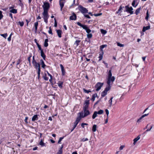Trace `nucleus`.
Returning <instances> with one entry per match:
<instances>
[{
	"instance_id": "nucleus-26",
	"label": "nucleus",
	"mask_w": 154,
	"mask_h": 154,
	"mask_svg": "<svg viewBox=\"0 0 154 154\" xmlns=\"http://www.w3.org/2000/svg\"><path fill=\"white\" fill-rule=\"evenodd\" d=\"M107 46V45H101L100 46V49L102 52H103V49L105 47H106Z\"/></svg>"
},
{
	"instance_id": "nucleus-61",
	"label": "nucleus",
	"mask_w": 154,
	"mask_h": 154,
	"mask_svg": "<svg viewBox=\"0 0 154 154\" xmlns=\"http://www.w3.org/2000/svg\"><path fill=\"white\" fill-rule=\"evenodd\" d=\"M125 147V146H124V145H122V146H121L120 148H119V149L120 150H122V149H123V148Z\"/></svg>"
},
{
	"instance_id": "nucleus-55",
	"label": "nucleus",
	"mask_w": 154,
	"mask_h": 154,
	"mask_svg": "<svg viewBox=\"0 0 154 154\" xmlns=\"http://www.w3.org/2000/svg\"><path fill=\"white\" fill-rule=\"evenodd\" d=\"M62 150H61V149H60L57 153V154H62Z\"/></svg>"
},
{
	"instance_id": "nucleus-22",
	"label": "nucleus",
	"mask_w": 154,
	"mask_h": 154,
	"mask_svg": "<svg viewBox=\"0 0 154 154\" xmlns=\"http://www.w3.org/2000/svg\"><path fill=\"white\" fill-rule=\"evenodd\" d=\"M40 62L41 65L42 66V67L43 68H45V66H46V65L45 64L44 61L42 59H41L40 60Z\"/></svg>"
},
{
	"instance_id": "nucleus-53",
	"label": "nucleus",
	"mask_w": 154,
	"mask_h": 154,
	"mask_svg": "<svg viewBox=\"0 0 154 154\" xmlns=\"http://www.w3.org/2000/svg\"><path fill=\"white\" fill-rule=\"evenodd\" d=\"M12 35V34L11 33L10 35L9 36L8 38V41L10 42L11 40V36Z\"/></svg>"
},
{
	"instance_id": "nucleus-64",
	"label": "nucleus",
	"mask_w": 154,
	"mask_h": 154,
	"mask_svg": "<svg viewBox=\"0 0 154 154\" xmlns=\"http://www.w3.org/2000/svg\"><path fill=\"white\" fill-rule=\"evenodd\" d=\"M28 119V118L27 117H26L25 119V122L26 123H28L27 119Z\"/></svg>"
},
{
	"instance_id": "nucleus-16",
	"label": "nucleus",
	"mask_w": 154,
	"mask_h": 154,
	"mask_svg": "<svg viewBox=\"0 0 154 154\" xmlns=\"http://www.w3.org/2000/svg\"><path fill=\"white\" fill-rule=\"evenodd\" d=\"M56 31L58 36L59 38H61V33H62V31L60 29L57 30Z\"/></svg>"
},
{
	"instance_id": "nucleus-5",
	"label": "nucleus",
	"mask_w": 154,
	"mask_h": 154,
	"mask_svg": "<svg viewBox=\"0 0 154 154\" xmlns=\"http://www.w3.org/2000/svg\"><path fill=\"white\" fill-rule=\"evenodd\" d=\"M42 15L44 21L47 23H48V20L49 17L48 12L43 11L42 13Z\"/></svg>"
},
{
	"instance_id": "nucleus-36",
	"label": "nucleus",
	"mask_w": 154,
	"mask_h": 154,
	"mask_svg": "<svg viewBox=\"0 0 154 154\" xmlns=\"http://www.w3.org/2000/svg\"><path fill=\"white\" fill-rule=\"evenodd\" d=\"M83 91L85 93H86L87 94H88L89 92H91V91L90 90H87L84 88L83 89Z\"/></svg>"
},
{
	"instance_id": "nucleus-35",
	"label": "nucleus",
	"mask_w": 154,
	"mask_h": 154,
	"mask_svg": "<svg viewBox=\"0 0 154 154\" xmlns=\"http://www.w3.org/2000/svg\"><path fill=\"white\" fill-rule=\"evenodd\" d=\"M103 110L100 109L99 110L98 112H97V113L98 114L101 115L103 113Z\"/></svg>"
},
{
	"instance_id": "nucleus-23",
	"label": "nucleus",
	"mask_w": 154,
	"mask_h": 154,
	"mask_svg": "<svg viewBox=\"0 0 154 154\" xmlns=\"http://www.w3.org/2000/svg\"><path fill=\"white\" fill-rule=\"evenodd\" d=\"M97 96V94H94L92 95L91 98V100L93 102L95 100V98Z\"/></svg>"
},
{
	"instance_id": "nucleus-59",
	"label": "nucleus",
	"mask_w": 154,
	"mask_h": 154,
	"mask_svg": "<svg viewBox=\"0 0 154 154\" xmlns=\"http://www.w3.org/2000/svg\"><path fill=\"white\" fill-rule=\"evenodd\" d=\"M38 69V71H37V73L38 75H40V68H37Z\"/></svg>"
},
{
	"instance_id": "nucleus-51",
	"label": "nucleus",
	"mask_w": 154,
	"mask_h": 154,
	"mask_svg": "<svg viewBox=\"0 0 154 154\" xmlns=\"http://www.w3.org/2000/svg\"><path fill=\"white\" fill-rule=\"evenodd\" d=\"M18 23L21 26H23L24 25V23L23 22L19 21L18 22Z\"/></svg>"
},
{
	"instance_id": "nucleus-38",
	"label": "nucleus",
	"mask_w": 154,
	"mask_h": 154,
	"mask_svg": "<svg viewBox=\"0 0 154 154\" xmlns=\"http://www.w3.org/2000/svg\"><path fill=\"white\" fill-rule=\"evenodd\" d=\"M101 32L103 34H105L107 33V31L103 29H101L100 30Z\"/></svg>"
},
{
	"instance_id": "nucleus-19",
	"label": "nucleus",
	"mask_w": 154,
	"mask_h": 154,
	"mask_svg": "<svg viewBox=\"0 0 154 154\" xmlns=\"http://www.w3.org/2000/svg\"><path fill=\"white\" fill-rule=\"evenodd\" d=\"M41 57L43 58L44 60H45L46 58V56L45 54L43 51H41Z\"/></svg>"
},
{
	"instance_id": "nucleus-17",
	"label": "nucleus",
	"mask_w": 154,
	"mask_h": 154,
	"mask_svg": "<svg viewBox=\"0 0 154 154\" xmlns=\"http://www.w3.org/2000/svg\"><path fill=\"white\" fill-rule=\"evenodd\" d=\"M38 119V115H35L32 117V120L33 121H34L35 120H37Z\"/></svg>"
},
{
	"instance_id": "nucleus-13",
	"label": "nucleus",
	"mask_w": 154,
	"mask_h": 154,
	"mask_svg": "<svg viewBox=\"0 0 154 154\" xmlns=\"http://www.w3.org/2000/svg\"><path fill=\"white\" fill-rule=\"evenodd\" d=\"M76 15L73 13L72 15L70 17L69 19L71 20H75L76 19Z\"/></svg>"
},
{
	"instance_id": "nucleus-28",
	"label": "nucleus",
	"mask_w": 154,
	"mask_h": 154,
	"mask_svg": "<svg viewBox=\"0 0 154 154\" xmlns=\"http://www.w3.org/2000/svg\"><path fill=\"white\" fill-rule=\"evenodd\" d=\"M113 97H112L109 101V106L111 107L112 105V101Z\"/></svg>"
},
{
	"instance_id": "nucleus-40",
	"label": "nucleus",
	"mask_w": 154,
	"mask_h": 154,
	"mask_svg": "<svg viewBox=\"0 0 154 154\" xmlns=\"http://www.w3.org/2000/svg\"><path fill=\"white\" fill-rule=\"evenodd\" d=\"M0 35L1 36H2L4 38H5V39L6 38V37L8 35L7 33H5L4 34H0Z\"/></svg>"
},
{
	"instance_id": "nucleus-12",
	"label": "nucleus",
	"mask_w": 154,
	"mask_h": 154,
	"mask_svg": "<svg viewBox=\"0 0 154 154\" xmlns=\"http://www.w3.org/2000/svg\"><path fill=\"white\" fill-rule=\"evenodd\" d=\"M149 115V113L143 115L137 121V122L139 124L141 121V120L144 117L147 116Z\"/></svg>"
},
{
	"instance_id": "nucleus-57",
	"label": "nucleus",
	"mask_w": 154,
	"mask_h": 154,
	"mask_svg": "<svg viewBox=\"0 0 154 154\" xmlns=\"http://www.w3.org/2000/svg\"><path fill=\"white\" fill-rule=\"evenodd\" d=\"M84 16L88 18V19H90L91 17L88 14H84Z\"/></svg>"
},
{
	"instance_id": "nucleus-52",
	"label": "nucleus",
	"mask_w": 154,
	"mask_h": 154,
	"mask_svg": "<svg viewBox=\"0 0 154 154\" xmlns=\"http://www.w3.org/2000/svg\"><path fill=\"white\" fill-rule=\"evenodd\" d=\"M63 137H61L59 139L58 141V143H61V141L62 140L63 138Z\"/></svg>"
},
{
	"instance_id": "nucleus-37",
	"label": "nucleus",
	"mask_w": 154,
	"mask_h": 154,
	"mask_svg": "<svg viewBox=\"0 0 154 154\" xmlns=\"http://www.w3.org/2000/svg\"><path fill=\"white\" fill-rule=\"evenodd\" d=\"M32 57V54H30V55H29V57L28 58V60L29 62V64L30 65L31 64V58Z\"/></svg>"
},
{
	"instance_id": "nucleus-25",
	"label": "nucleus",
	"mask_w": 154,
	"mask_h": 154,
	"mask_svg": "<svg viewBox=\"0 0 154 154\" xmlns=\"http://www.w3.org/2000/svg\"><path fill=\"white\" fill-rule=\"evenodd\" d=\"M97 111L94 112L92 116V119H95L97 116Z\"/></svg>"
},
{
	"instance_id": "nucleus-21",
	"label": "nucleus",
	"mask_w": 154,
	"mask_h": 154,
	"mask_svg": "<svg viewBox=\"0 0 154 154\" xmlns=\"http://www.w3.org/2000/svg\"><path fill=\"white\" fill-rule=\"evenodd\" d=\"M107 75H108L107 78H110L112 77V73L111 70H110L107 73Z\"/></svg>"
},
{
	"instance_id": "nucleus-2",
	"label": "nucleus",
	"mask_w": 154,
	"mask_h": 154,
	"mask_svg": "<svg viewBox=\"0 0 154 154\" xmlns=\"http://www.w3.org/2000/svg\"><path fill=\"white\" fill-rule=\"evenodd\" d=\"M77 24L78 26H80L84 29L88 33H89L91 32V30L87 26V25L82 24L79 22H77Z\"/></svg>"
},
{
	"instance_id": "nucleus-14",
	"label": "nucleus",
	"mask_w": 154,
	"mask_h": 154,
	"mask_svg": "<svg viewBox=\"0 0 154 154\" xmlns=\"http://www.w3.org/2000/svg\"><path fill=\"white\" fill-rule=\"evenodd\" d=\"M60 66L61 68L62 75H64L65 74L66 72L64 69V67L62 64H60Z\"/></svg>"
},
{
	"instance_id": "nucleus-4",
	"label": "nucleus",
	"mask_w": 154,
	"mask_h": 154,
	"mask_svg": "<svg viewBox=\"0 0 154 154\" xmlns=\"http://www.w3.org/2000/svg\"><path fill=\"white\" fill-rule=\"evenodd\" d=\"M78 8L80 11L83 14L88 13V10L81 5L79 6Z\"/></svg>"
},
{
	"instance_id": "nucleus-43",
	"label": "nucleus",
	"mask_w": 154,
	"mask_h": 154,
	"mask_svg": "<svg viewBox=\"0 0 154 154\" xmlns=\"http://www.w3.org/2000/svg\"><path fill=\"white\" fill-rule=\"evenodd\" d=\"M89 104V100H86L85 101V105H88Z\"/></svg>"
},
{
	"instance_id": "nucleus-45",
	"label": "nucleus",
	"mask_w": 154,
	"mask_h": 154,
	"mask_svg": "<svg viewBox=\"0 0 154 154\" xmlns=\"http://www.w3.org/2000/svg\"><path fill=\"white\" fill-rule=\"evenodd\" d=\"M88 105H85V106L83 107V110H88Z\"/></svg>"
},
{
	"instance_id": "nucleus-60",
	"label": "nucleus",
	"mask_w": 154,
	"mask_h": 154,
	"mask_svg": "<svg viewBox=\"0 0 154 154\" xmlns=\"http://www.w3.org/2000/svg\"><path fill=\"white\" fill-rule=\"evenodd\" d=\"M148 17H149V14H148V11H147L146 13V16L145 17V19L147 20L148 19Z\"/></svg>"
},
{
	"instance_id": "nucleus-24",
	"label": "nucleus",
	"mask_w": 154,
	"mask_h": 154,
	"mask_svg": "<svg viewBox=\"0 0 154 154\" xmlns=\"http://www.w3.org/2000/svg\"><path fill=\"white\" fill-rule=\"evenodd\" d=\"M63 83V82L61 81H59V82L57 83L58 86L60 88H62Z\"/></svg>"
},
{
	"instance_id": "nucleus-63",
	"label": "nucleus",
	"mask_w": 154,
	"mask_h": 154,
	"mask_svg": "<svg viewBox=\"0 0 154 154\" xmlns=\"http://www.w3.org/2000/svg\"><path fill=\"white\" fill-rule=\"evenodd\" d=\"M108 118H109V117H107L106 119L105 120V124H106L107 123V122H108Z\"/></svg>"
},
{
	"instance_id": "nucleus-10",
	"label": "nucleus",
	"mask_w": 154,
	"mask_h": 154,
	"mask_svg": "<svg viewBox=\"0 0 154 154\" xmlns=\"http://www.w3.org/2000/svg\"><path fill=\"white\" fill-rule=\"evenodd\" d=\"M80 120V118H78L77 117L76 118L75 122H74V123L73 127V128L71 130V132H72L75 128L76 127L77 125V124H78V123L79 122Z\"/></svg>"
},
{
	"instance_id": "nucleus-42",
	"label": "nucleus",
	"mask_w": 154,
	"mask_h": 154,
	"mask_svg": "<svg viewBox=\"0 0 154 154\" xmlns=\"http://www.w3.org/2000/svg\"><path fill=\"white\" fill-rule=\"evenodd\" d=\"M135 0H134L133 1V2H132V6L134 7H136V6L137 5V4L136 5H135Z\"/></svg>"
},
{
	"instance_id": "nucleus-31",
	"label": "nucleus",
	"mask_w": 154,
	"mask_h": 154,
	"mask_svg": "<svg viewBox=\"0 0 154 154\" xmlns=\"http://www.w3.org/2000/svg\"><path fill=\"white\" fill-rule=\"evenodd\" d=\"M48 39H45L44 42V45L45 47H47L48 46Z\"/></svg>"
},
{
	"instance_id": "nucleus-56",
	"label": "nucleus",
	"mask_w": 154,
	"mask_h": 154,
	"mask_svg": "<svg viewBox=\"0 0 154 154\" xmlns=\"http://www.w3.org/2000/svg\"><path fill=\"white\" fill-rule=\"evenodd\" d=\"M48 33L52 35H53V33L52 32V30L51 29V27H50L49 28V30L48 31Z\"/></svg>"
},
{
	"instance_id": "nucleus-11",
	"label": "nucleus",
	"mask_w": 154,
	"mask_h": 154,
	"mask_svg": "<svg viewBox=\"0 0 154 154\" xmlns=\"http://www.w3.org/2000/svg\"><path fill=\"white\" fill-rule=\"evenodd\" d=\"M65 2V0H60L59 5L60 7L61 11H62Z\"/></svg>"
},
{
	"instance_id": "nucleus-1",
	"label": "nucleus",
	"mask_w": 154,
	"mask_h": 154,
	"mask_svg": "<svg viewBox=\"0 0 154 154\" xmlns=\"http://www.w3.org/2000/svg\"><path fill=\"white\" fill-rule=\"evenodd\" d=\"M90 114V112L88 110H83V112L78 113V117L80 118L81 119L82 118L86 117Z\"/></svg>"
},
{
	"instance_id": "nucleus-58",
	"label": "nucleus",
	"mask_w": 154,
	"mask_h": 154,
	"mask_svg": "<svg viewBox=\"0 0 154 154\" xmlns=\"http://www.w3.org/2000/svg\"><path fill=\"white\" fill-rule=\"evenodd\" d=\"M37 63L36 62L35 60H32V63L33 65Z\"/></svg>"
},
{
	"instance_id": "nucleus-44",
	"label": "nucleus",
	"mask_w": 154,
	"mask_h": 154,
	"mask_svg": "<svg viewBox=\"0 0 154 154\" xmlns=\"http://www.w3.org/2000/svg\"><path fill=\"white\" fill-rule=\"evenodd\" d=\"M43 78L45 80V81H48V77L46 76V75L45 74V75L43 76Z\"/></svg>"
},
{
	"instance_id": "nucleus-47",
	"label": "nucleus",
	"mask_w": 154,
	"mask_h": 154,
	"mask_svg": "<svg viewBox=\"0 0 154 154\" xmlns=\"http://www.w3.org/2000/svg\"><path fill=\"white\" fill-rule=\"evenodd\" d=\"M37 46H38V49H39V50H40L41 51H43L42 49V48H41V46L39 45L38 44V43H37Z\"/></svg>"
},
{
	"instance_id": "nucleus-8",
	"label": "nucleus",
	"mask_w": 154,
	"mask_h": 154,
	"mask_svg": "<svg viewBox=\"0 0 154 154\" xmlns=\"http://www.w3.org/2000/svg\"><path fill=\"white\" fill-rule=\"evenodd\" d=\"M103 85V83H102L100 82L97 83L95 86V87L96 88V91H98L100 90Z\"/></svg>"
},
{
	"instance_id": "nucleus-7",
	"label": "nucleus",
	"mask_w": 154,
	"mask_h": 154,
	"mask_svg": "<svg viewBox=\"0 0 154 154\" xmlns=\"http://www.w3.org/2000/svg\"><path fill=\"white\" fill-rule=\"evenodd\" d=\"M110 89V87H106L104 90L101 93V97H105L107 94V91Z\"/></svg>"
},
{
	"instance_id": "nucleus-48",
	"label": "nucleus",
	"mask_w": 154,
	"mask_h": 154,
	"mask_svg": "<svg viewBox=\"0 0 154 154\" xmlns=\"http://www.w3.org/2000/svg\"><path fill=\"white\" fill-rule=\"evenodd\" d=\"M117 45L118 46L120 47H123L124 46V45L121 44L119 42H117Z\"/></svg>"
},
{
	"instance_id": "nucleus-27",
	"label": "nucleus",
	"mask_w": 154,
	"mask_h": 154,
	"mask_svg": "<svg viewBox=\"0 0 154 154\" xmlns=\"http://www.w3.org/2000/svg\"><path fill=\"white\" fill-rule=\"evenodd\" d=\"M124 7H122V6H120V7L119 9H118V11L116 12V14H118L119 12H122V8H124Z\"/></svg>"
},
{
	"instance_id": "nucleus-50",
	"label": "nucleus",
	"mask_w": 154,
	"mask_h": 154,
	"mask_svg": "<svg viewBox=\"0 0 154 154\" xmlns=\"http://www.w3.org/2000/svg\"><path fill=\"white\" fill-rule=\"evenodd\" d=\"M105 112L107 115V117H109V111L107 109H105Z\"/></svg>"
},
{
	"instance_id": "nucleus-30",
	"label": "nucleus",
	"mask_w": 154,
	"mask_h": 154,
	"mask_svg": "<svg viewBox=\"0 0 154 154\" xmlns=\"http://www.w3.org/2000/svg\"><path fill=\"white\" fill-rule=\"evenodd\" d=\"M97 125H93L92 128V131L93 132H95L96 131Z\"/></svg>"
},
{
	"instance_id": "nucleus-46",
	"label": "nucleus",
	"mask_w": 154,
	"mask_h": 154,
	"mask_svg": "<svg viewBox=\"0 0 154 154\" xmlns=\"http://www.w3.org/2000/svg\"><path fill=\"white\" fill-rule=\"evenodd\" d=\"M2 13V11L0 10V20H1L3 17Z\"/></svg>"
},
{
	"instance_id": "nucleus-15",
	"label": "nucleus",
	"mask_w": 154,
	"mask_h": 154,
	"mask_svg": "<svg viewBox=\"0 0 154 154\" xmlns=\"http://www.w3.org/2000/svg\"><path fill=\"white\" fill-rule=\"evenodd\" d=\"M140 138V135L138 136L137 138H134L133 140V144L134 145H135L137 142L138 140Z\"/></svg>"
},
{
	"instance_id": "nucleus-20",
	"label": "nucleus",
	"mask_w": 154,
	"mask_h": 154,
	"mask_svg": "<svg viewBox=\"0 0 154 154\" xmlns=\"http://www.w3.org/2000/svg\"><path fill=\"white\" fill-rule=\"evenodd\" d=\"M150 28V26H146V27H143L142 31L143 32H145L146 30H147L148 29H149Z\"/></svg>"
},
{
	"instance_id": "nucleus-34",
	"label": "nucleus",
	"mask_w": 154,
	"mask_h": 154,
	"mask_svg": "<svg viewBox=\"0 0 154 154\" xmlns=\"http://www.w3.org/2000/svg\"><path fill=\"white\" fill-rule=\"evenodd\" d=\"M38 25V22H36L34 23V26L35 27V30L36 31L37 30V26Z\"/></svg>"
},
{
	"instance_id": "nucleus-9",
	"label": "nucleus",
	"mask_w": 154,
	"mask_h": 154,
	"mask_svg": "<svg viewBox=\"0 0 154 154\" xmlns=\"http://www.w3.org/2000/svg\"><path fill=\"white\" fill-rule=\"evenodd\" d=\"M125 8L126 9L125 11L131 14H133V12L132 11L133 9L131 7H129L128 5H126L125 6Z\"/></svg>"
},
{
	"instance_id": "nucleus-33",
	"label": "nucleus",
	"mask_w": 154,
	"mask_h": 154,
	"mask_svg": "<svg viewBox=\"0 0 154 154\" xmlns=\"http://www.w3.org/2000/svg\"><path fill=\"white\" fill-rule=\"evenodd\" d=\"M141 9V8H139L136 9L135 12V14L137 15H138V14L140 13V11Z\"/></svg>"
},
{
	"instance_id": "nucleus-32",
	"label": "nucleus",
	"mask_w": 154,
	"mask_h": 154,
	"mask_svg": "<svg viewBox=\"0 0 154 154\" xmlns=\"http://www.w3.org/2000/svg\"><path fill=\"white\" fill-rule=\"evenodd\" d=\"M39 144L40 145L42 146H45V144L43 142V140L42 139H41L39 143Z\"/></svg>"
},
{
	"instance_id": "nucleus-3",
	"label": "nucleus",
	"mask_w": 154,
	"mask_h": 154,
	"mask_svg": "<svg viewBox=\"0 0 154 154\" xmlns=\"http://www.w3.org/2000/svg\"><path fill=\"white\" fill-rule=\"evenodd\" d=\"M115 79V77L113 76H112V78H107V83L108 85L107 87H110V88L111 85L112 84Z\"/></svg>"
},
{
	"instance_id": "nucleus-18",
	"label": "nucleus",
	"mask_w": 154,
	"mask_h": 154,
	"mask_svg": "<svg viewBox=\"0 0 154 154\" xmlns=\"http://www.w3.org/2000/svg\"><path fill=\"white\" fill-rule=\"evenodd\" d=\"M103 52H102L101 53H100L99 55V57L98 58H99V61H100L103 58Z\"/></svg>"
},
{
	"instance_id": "nucleus-41",
	"label": "nucleus",
	"mask_w": 154,
	"mask_h": 154,
	"mask_svg": "<svg viewBox=\"0 0 154 154\" xmlns=\"http://www.w3.org/2000/svg\"><path fill=\"white\" fill-rule=\"evenodd\" d=\"M80 42V40H76L74 43V44L76 45L77 46H78L79 44V43Z\"/></svg>"
},
{
	"instance_id": "nucleus-39",
	"label": "nucleus",
	"mask_w": 154,
	"mask_h": 154,
	"mask_svg": "<svg viewBox=\"0 0 154 154\" xmlns=\"http://www.w3.org/2000/svg\"><path fill=\"white\" fill-rule=\"evenodd\" d=\"M87 35V38H91L92 37V35L91 33H88Z\"/></svg>"
},
{
	"instance_id": "nucleus-54",
	"label": "nucleus",
	"mask_w": 154,
	"mask_h": 154,
	"mask_svg": "<svg viewBox=\"0 0 154 154\" xmlns=\"http://www.w3.org/2000/svg\"><path fill=\"white\" fill-rule=\"evenodd\" d=\"M54 26L55 27H56L57 26V21H56V20L55 18H54Z\"/></svg>"
},
{
	"instance_id": "nucleus-49",
	"label": "nucleus",
	"mask_w": 154,
	"mask_h": 154,
	"mask_svg": "<svg viewBox=\"0 0 154 154\" xmlns=\"http://www.w3.org/2000/svg\"><path fill=\"white\" fill-rule=\"evenodd\" d=\"M88 140V139L87 138H83L81 140V141L82 142H85Z\"/></svg>"
},
{
	"instance_id": "nucleus-29",
	"label": "nucleus",
	"mask_w": 154,
	"mask_h": 154,
	"mask_svg": "<svg viewBox=\"0 0 154 154\" xmlns=\"http://www.w3.org/2000/svg\"><path fill=\"white\" fill-rule=\"evenodd\" d=\"M10 12L13 14H16L17 13V10L15 9H12L10 10Z\"/></svg>"
},
{
	"instance_id": "nucleus-6",
	"label": "nucleus",
	"mask_w": 154,
	"mask_h": 154,
	"mask_svg": "<svg viewBox=\"0 0 154 154\" xmlns=\"http://www.w3.org/2000/svg\"><path fill=\"white\" fill-rule=\"evenodd\" d=\"M44 11L48 12V11L50 7L49 4L48 2H45L42 6Z\"/></svg>"
},
{
	"instance_id": "nucleus-62",
	"label": "nucleus",
	"mask_w": 154,
	"mask_h": 154,
	"mask_svg": "<svg viewBox=\"0 0 154 154\" xmlns=\"http://www.w3.org/2000/svg\"><path fill=\"white\" fill-rule=\"evenodd\" d=\"M38 63L33 65V66L36 69H37L38 68Z\"/></svg>"
}]
</instances>
